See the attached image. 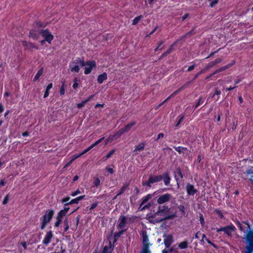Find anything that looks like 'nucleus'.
Instances as JSON below:
<instances>
[{
  "label": "nucleus",
  "mask_w": 253,
  "mask_h": 253,
  "mask_svg": "<svg viewBox=\"0 0 253 253\" xmlns=\"http://www.w3.org/2000/svg\"><path fill=\"white\" fill-rule=\"evenodd\" d=\"M244 239L246 240L247 245L246 248L245 253H253V231L251 229L248 230L245 232Z\"/></svg>",
  "instance_id": "1"
},
{
  "label": "nucleus",
  "mask_w": 253,
  "mask_h": 253,
  "mask_svg": "<svg viewBox=\"0 0 253 253\" xmlns=\"http://www.w3.org/2000/svg\"><path fill=\"white\" fill-rule=\"evenodd\" d=\"M84 65V60L80 58H77L70 63L69 68L72 72L78 73L80 71V66Z\"/></svg>",
  "instance_id": "2"
},
{
  "label": "nucleus",
  "mask_w": 253,
  "mask_h": 253,
  "mask_svg": "<svg viewBox=\"0 0 253 253\" xmlns=\"http://www.w3.org/2000/svg\"><path fill=\"white\" fill-rule=\"evenodd\" d=\"M54 214L52 210H48L44 214L41 218V228L43 229L46 225L50 222Z\"/></svg>",
  "instance_id": "3"
},
{
  "label": "nucleus",
  "mask_w": 253,
  "mask_h": 253,
  "mask_svg": "<svg viewBox=\"0 0 253 253\" xmlns=\"http://www.w3.org/2000/svg\"><path fill=\"white\" fill-rule=\"evenodd\" d=\"M236 229V227L232 224H231L229 225L222 227L216 230V232L219 233L220 232L223 231L226 234L228 237L232 236V233Z\"/></svg>",
  "instance_id": "4"
},
{
  "label": "nucleus",
  "mask_w": 253,
  "mask_h": 253,
  "mask_svg": "<svg viewBox=\"0 0 253 253\" xmlns=\"http://www.w3.org/2000/svg\"><path fill=\"white\" fill-rule=\"evenodd\" d=\"M119 221L120 223L118 225V228L119 229H121V231H119L118 233L115 234V238H118L121 236L123 232L125 231V228L126 225V217L125 216L121 217L119 219Z\"/></svg>",
  "instance_id": "5"
},
{
  "label": "nucleus",
  "mask_w": 253,
  "mask_h": 253,
  "mask_svg": "<svg viewBox=\"0 0 253 253\" xmlns=\"http://www.w3.org/2000/svg\"><path fill=\"white\" fill-rule=\"evenodd\" d=\"M84 73L86 75L89 74L92 71L93 68L96 67V62L94 61H84Z\"/></svg>",
  "instance_id": "6"
},
{
  "label": "nucleus",
  "mask_w": 253,
  "mask_h": 253,
  "mask_svg": "<svg viewBox=\"0 0 253 253\" xmlns=\"http://www.w3.org/2000/svg\"><path fill=\"white\" fill-rule=\"evenodd\" d=\"M42 37L49 43L51 42L53 39V36L49 30L46 29L41 32Z\"/></svg>",
  "instance_id": "7"
},
{
  "label": "nucleus",
  "mask_w": 253,
  "mask_h": 253,
  "mask_svg": "<svg viewBox=\"0 0 253 253\" xmlns=\"http://www.w3.org/2000/svg\"><path fill=\"white\" fill-rule=\"evenodd\" d=\"M169 209L167 206H163L159 207L158 211L156 214L164 216V218H168L167 215L168 214Z\"/></svg>",
  "instance_id": "8"
},
{
  "label": "nucleus",
  "mask_w": 253,
  "mask_h": 253,
  "mask_svg": "<svg viewBox=\"0 0 253 253\" xmlns=\"http://www.w3.org/2000/svg\"><path fill=\"white\" fill-rule=\"evenodd\" d=\"M162 179V177L161 175L157 176H150L148 181L144 183V184L151 186V184L155 182H159Z\"/></svg>",
  "instance_id": "9"
},
{
  "label": "nucleus",
  "mask_w": 253,
  "mask_h": 253,
  "mask_svg": "<svg viewBox=\"0 0 253 253\" xmlns=\"http://www.w3.org/2000/svg\"><path fill=\"white\" fill-rule=\"evenodd\" d=\"M171 198L170 194L166 193L160 196L157 199V202L160 204H162L169 201Z\"/></svg>",
  "instance_id": "10"
},
{
  "label": "nucleus",
  "mask_w": 253,
  "mask_h": 253,
  "mask_svg": "<svg viewBox=\"0 0 253 253\" xmlns=\"http://www.w3.org/2000/svg\"><path fill=\"white\" fill-rule=\"evenodd\" d=\"M53 235L52 233V232L51 231H49L47 232L43 240H42V244H43L45 245H48L51 242V240L52 238H53Z\"/></svg>",
  "instance_id": "11"
},
{
  "label": "nucleus",
  "mask_w": 253,
  "mask_h": 253,
  "mask_svg": "<svg viewBox=\"0 0 253 253\" xmlns=\"http://www.w3.org/2000/svg\"><path fill=\"white\" fill-rule=\"evenodd\" d=\"M164 242L167 248L169 247L173 242V237L171 235H165Z\"/></svg>",
  "instance_id": "12"
},
{
  "label": "nucleus",
  "mask_w": 253,
  "mask_h": 253,
  "mask_svg": "<svg viewBox=\"0 0 253 253\" xmlns=\"http://www.w3.org/2000/svg\"><path fill=\"white\" fill-rule=\"evenodd\" d=\"M186 190L189 195H194L197 192V190L194 188V186L190 184H187Z\"/></svg>",
  "instance_id": "13"
},
{
  "label": "nucleus",
  "mask_w": 253,
  "mask_h": 253,
  "mask_svg": "<svg viewBox=\"0 0 253 253\" xmlns=\"http://www.w3.org/2000/svg\"><path fill=\"white\" fill-rule=\"evenodd\" d=\"M107 75L106 73L99 75L97 77V82L99 84H102L104 81L107 80Z\"/></svg>",
  "instance_id": "14"
},
{
  "label": "nucleus",
  "mask_w": 253,
  "mask_h": 253,
  "mask_svg": "<svg viewBox=\"0 0 253 253\" xmlns=\"http://www.w3.org/2000/svg\"><path fill=\"white\" fill-rule=\"evenodd\" d=\"M135 125V122H131L128 124H127L124 128H122L123 131L125 132H126L128 131L133 126Z\"/></svg>",
  "instance_id": "15"
},
{
  "label": "nucleus",
  "mask_w": 253,
  "mask_h": 253,
  "mask_svg": "<svg viewBox=\"0 0 253 253\" xmlns=\"http://www.w3.org/2000/svg\"><path fill=\"white\" fill-rule=\"evenodd\" d=\"M142 241L143 244V247L148 246V237L146 233H143L142 235Z\"/></svg>",
  "instance_id": "16"
},
{
  "label": "nucleus",
  "mask_w": 253,
  "mask_h": 253,
  "mask_svg": "<svg viewBox=\"0 0 253 253\" xmlns=\"http://www.w3.org/2000/svg\"><path fill=\"white\" fill-rule=\"evenodd\" d=\"M144 148V144L143 143H140L135 146V148L133 152L135 153H137V151L142 150Z\"/></svg>",
  "instance_id": "17"
},
{
  "label": "nucleus",
  "mask_w": 253,
  "mask_h": 253,
  "mask_svg": "<svg viewBox=\"0 0 253 253\" xmlns=\"http://www.w3.org/2000/svg\"><path fill=\"white\" fill-rule=\"evenodd\" d=\"M42 73H43V70L42 69H40L36 74V75L33 79V81L36 82L37 80H38L40 78V77L42 75Z\"/></svg>",
  "instance_id": "18"
},
{
  "label": "nucleus",
  "mask_w": 253,
  "mask_h": 253,
  "mask_svg": "<svg viewBox=\"0 0 253 253\" xmlns=\"http://www.w3.org/2000/svg\"><path fill=\"white\" fill-rule=\"evenodd\" d=\"M178 247L181 249H185L188 247V243L186 241L182 242L178 245Z\"/></svg>",
  "instance_id": "19"
},
{
  "label": "nucleus",
  "mask_w": 253,
  "mask_h": 253,
  "mask_svg": "<svg viewBox=\"0 0 253 253\" xmlns=\"http://www.w3.org/2000/svg\"><path fill=\"white\" fill-rule=\"evenodd\" d=\"M143 18V16L142 15H139L136 17H135L132 22V25H135L137 24Z\"/></svg>",
  "instance_id": "20"
},
{
  "label": "nucleus",
  "mask_w": 253,
  "mask_h": 253,
  "mask_svg": "<svg viewBox=\"0 0 253 253\" xmlns=\"http://www.w3.org/2000/svg\"><path fill=\"white\" fill-rule=\"evenodd\" d=\"M202 240H201V242H204V238H205V240L210 244L212 246H213L214 247H215V245L213 244L212 243H211L210 240H209L206 237V235L205 234H202Z\"/></svg>",
  "instance_id": "21"
},
{
  "label": "nucleus",
  "mask_w": 253,
  "mask_h": 253,
  "mask_svg": "<svg viewBox=\"0 0 253 253\" xmlns=\"http://www.w3.org/2000/svg\"><path fill=\"white\" fill-rule=\"evenodd\" d=\"M115 150H112V151H110L105 157L103 158V161H105L111 157L112 155L115 153Z\"/></svg>",
  "instance_id": "22"
},
{
  "label": "nucleus",
  "mask_w": 253,
  "mask_h": 253,
  "mask_svg": "<svg viewBox=\"0 0 253 253\" xmlns=\"http://www.w3.org/2000/svg\"><path fill=\"white\" fill-rule=\"evenodd\" d=\"M231 66V65H228L224 66L223 67L220 68L219 69H217L216 71H215V72L214 73V74H215L217 73H219L220 72L224 71V70L227 69L228 68H229Z\"/></svg>",
  "instance_id": "23"
},
{
  "label": "nucleus",
  "mask_w": 253,
  "mask_h": 253,
  "mask_svg": "<svg viewBox=\"0 0 253 253\" xmlns=\"http://www.w3.org/2000/svg\"><path fill=\"white\" fill-rule=\"evenodd\" d=\"M124 133V132L123 131V130L122 129H121L119 131H118L113 136H114L115 139H117L118 138H119Z\"/></svg>",
  "instance_id": "24"
},
{
  "label": "nucleus",
  "mask_w": 253,
  "mask_h": 253,
  "mask_svg": "<svg viewBox=\"0 0 253 253\" xmlns=\"http://www.w3.org/2000/svg\"><path fill=\"white\" fill-rule=\"evenodd\" d=\"M114 140H115L114 136L113 135L111 136L105 140V144H107V143H111Z\"/></svg>",
  "instance_id": "25"
},
{
  "label": "nucleus",
  "mask_w": 253,
  "mask_h": 253,
  "mask_svg": "<svg viewBox=\"0 0 253 253\" xmlns=\"http://www.w3.org/2000/svg\"><path fill=\"white\" fill-rule=\"evenodd\" d=\"M151 198V196L150 195H148L146 197H145L143 198L142 201L141 202V205H144L147 201Z\"/></svg>",
  "instance_id": "26"
},
{
  "label": "nucleus",
  "mask_w": 253,
  "mask_h": 253,
  "mask_svg": "<svg viewBox=\"0 0 253 253\" xmlns=\"http://www.w3.org/2000/svg\"><path fill=\"white\" fill-rule=\"evenodd\" d=\"M170 178L168 175V174H166L164 178V181L165 182V184L167 185H168L169 183Z\"/></svg>",
  "instance_id": "27"
},
{
  "label": "nucleus",
  "mask_w": 253,
  "mask_h": 253,
  "mask_svg": "<svg viewBox=\"0 0 253 253\" xmlns=\"http://www.w3.org/2000/svg\"><path fill=\"white\" fill-rule=\"evenodd\" d=\"M127 186L128 185L127 184L124 185L121 189L120 192L117 194V196L123 194L125 192L126 189L127 188Z\"/></svg>",
  "instance_id": "28"
},
{
  "label": "nucleus",
  "mask_w": 253,
  "mask_h": 253,
  "mask_svg": "<svg viewBox=\"0 0 253 253\" xmlns=\"http://www.w3.org/2000/svg\"><path fill=\"white\" fill-rule=\"evenodd\" d=\"M141 253H151L150 250L148 249V246H146L143 247Z\"/></svg>",
  "instance_id": "29"
},
{
  "label": "nucleus",
  "mask_w": 253,
  "mask_h": 253,
  "mask_svg": "<svg viewBox=\"0 0 253 253\" xmlns=\"http://www.w3.org/2000/svg\"><path fill=\"white\" fill-rule=\"evenodd\" d=\"M56 220H57V221L55 223V225H54L55 227H58L60 225V224L61 223L62 218H61L57 216Z\"/></svg>",
  "instance_id": "30"
},
{
  "label": "nucleus",
  "mask_w": 253,
  "mask_h": 253,
  "mask_svg": "<svg viewBox=\"0 0 253 253\" xmlns=\"http://www.w3.org/2000/svg\"><path fill=\"white\" fill-rule=\"evenodd\" d=\"M63 224H64V227L65 228V231H67L69 228V224H68V221L67 219L64 220Z\"/></svg>",
  "instance_id": "31"
},
{
  "label": "nucleus",
  "mask_w": 253,
  "mask_h": 253,
  "mask_svg": "<svg viewBox=\"0 0 253 253\" xmlns=\"http://www.w3.org/2000/svg\"><path fill=\"white\" fill-rule=\"evenodd\" d=\"M66 213L63 210H61L58 213L57 217L62 218V217L65 215Z\"/></svg>",
  "instance_id": "32"
},
{
  "label": "nucleus",
  "mask_w": 253,
  "mask_h": 253,
  "mask_svg": "<svg viewBox=\"0 0 253 253\" xmlns=\"http://www.w3.org/2000/svg\"><path fill=\"white\" fill-rule=\"evenodd\" d=\"M30 36L35 40H37L38 39V35L35 34L33 31H31L30 33Z\"/></svg>",
  "instance_id": "33"
},
{
  "label": "nucleus",
  "mask_w": 253,
  "mask_h": 253,
  "mask_svg": "<svg viewBox=\"0 0 253 253\" xmlns=\"http://www.w3.org/2000/svg\"><path fill=\"white\" fill-rule=\"evenodd\" d=\"M79 203V201L77 199V198L74 199L72 200L69 203L66 204L67 205H70V204H78Z\"/></svg>",
  "instance_id": "34"
},
{
  "label": "nucleus",
  "mask_w": 253,
  "mask_h": 253,
  "mask_svg": "<svg viewBox=\"0 0 253 253\" xmlns=\"http://www.w3.org/2000/svg\"><path fill=\"white\" fill-rule=\"evenodd\" d=\"M79 86V83H78V80H77V79H75L74 80V83L73 85V87L74 88V89H76Z\"/></svg>",
  "instance_id": "35"
},
{
  "label": "nucleus",
  "mask_w": 253,
  "mask_h": 253,
  "mask_svg": "<svg viewBox=\"0 0 253 253\" xmlns=\"http://www.w3.org/2000/svg\"><path fill=\"white\" fill-rule=\"evenodd\" d=\"M236 224L241 231H244L245 229L244 228L241 223L239 221H237L236 222Z\"/></svg>",
  "instance_id": "36"
},
{
  "label": "nucleus",
  "mask_w": 253,
  "mask_h": 253,
  "mask_svg": "<svg viewBox=\"0 0 253 253\" xmlns=\"http://www.w3.org/2000/svg\"><path fill=\"white\" fill-rule=\"evenodd\" d=\"M95 187H98L100 184V180L99 178H97L93 182Z\"/></svg>",
  "instance_id": "37"
},
{
  "label": "nucleus",
  "mask_w": 253,
  "mask_h": 253,
  "mask_svg": "<svg viewBox=\"0 0 253 253\" xmlns=\"http://www.w3.org/2000/svg\"><path fill=\"white\" fill-rule=\"evenodd\" d=\"M204 102V100L202 98H200L197 104L195 105V108L198 107L200 105L202 104Z\"/></svg>",
  "instance_id": "38"
},
{
  "label": "nucleus",
  "mask_w": 253,
  "mask_h": 253,
  "mask_svg": "<svg viewBox=\"0 0 253 253\" xmlns=\"http://www.w3.org/2000/svg\"><path fill=\"white\" fill-rule=\"evenodd\" d=\"M86 103L85 102V101L84 100L83 101H82L81 103H78L77 104V107L79 108H82V107H84V106L85 105V104H86Z\"/></svg>",
  "instance_id": "39"
},
{
  "label": "nucleus",
  "mask_w": 253,
  "mask_h": 253,
  "mask_svg": "<svg viewBox=\"0 0 253 253\" xmlns=\"http://www.w3.org/2000/svg\"><path fill=\"white\" fill-rule=\"evenodd\" d=\"M81 192L79 189L77 190L76 191L72 193L71 194V195L73 197L76 196V195L81 194Z\"/></svg>",
  "instance_id": "40"
},
{
  "label": "nucleus",
  "mask_w": 253,
  "mask_h": 253,
  "mask_svg": "<svg viewBox=\"0 0 253 253\" xmlns=\"http://www.w3.org/2000/svg\"><path fill=\"white\" fill-rule=\"evenodd\" d=\"M109 248L107 246H105L103 248L102 253H110Z\"/></svg>",
  "instance_id": "41"
},
{
  "label": "nucleus",
  "mask_w": 253,
  "mask_h": 253,
  "mask_svg": "<svg viewBox=\"0 0 253 253\" xmlns=\"http://www.w3.org/2000/svg\"><path fill=\"white\" fill-rule=\"evenodd\" d=\"M184 116H182L179 119V120H178V121L177 122V123L175 125V126L177 127L179 126V125L180 124L181 122L183 121V120L184 119Z\"/></svg>",
  "instance_id": "42"
},
{
  "label": "nucleus",
  "mask_w": 253,
  "mask_h": 253,
  "mask_svg": "<svg viewBox=\"0 0 253 253\" xmlns=\"http://www.w3.org/2000/svg\"><path fill=\"white\" fill-rule=\"evenodd\" d=\"M60 93L61 95H63L65 93V86L64 84H63L61 87Z\"/></svg>",
  "instance_id": "43"
},
{
  "label": "nucleus",
  "mask_w": 253,
  "mask_h": 253,
  "mask_svg": "<svg viewBox=\"0 0 253 253\" xmlns=\"http://www.w3.org/2000/svg\"><path fill=\"white\" fill-rule=\"evenodd\" d=\"M179 208V211L182 213H185V207L183 205H180V206H179L178 207Z\"/></svg>",
  "instance_id": "44"
},
{
  "label": "nucleus",
  "mask_w": 253,
  "mask_h": 253,
  "mask_svg": "<svg viewBox=\"0 0 253 253\" xmlns=\"http://www.w3.org/2000/svg\"><path fill=\"white\" fill-rule=\"evenodd\" d=\"M218 2V0H213L210 3V6L211 7H213L215 4H216Z\"/></svg>",
  "instance_id": "45"
},
{
  "label": "nucleus",
  "mask_w": 253,
  "mask_h": 253,
  "mask_svg": "<svg viewBox=\"0 0 253 253\" xmlns=\"http://www.w3.org/2000/svg\"><path fill=\"white\" fill-rule=\"evenodd\" d=\"M8 200H9L8 195H7L4 198V200L2 202L3 204L5 205V204H7L8 201Z\"/></svg>",
  "instance_id": "46"
},
{
  "label": "nucleus",
  "mask_w": 253,
  "mask_h": 253,
  "mask_svg": "<svg viewBox=\"0 0 253 253\" xmlns=\"http://www.w3.org/2000/svg\"><path fill=\"white\" fill-rule=\"evenodd\" d=\"M106 170H107L108 172H109V173H111V174H112V173H113L114 172V170H113V169L112 168H110V167H107V168H106Z\"/></svg>",
  "instance_id": "47"
},
{
  "label": "nucleus",
  "mask_w": 253,
  "mask_h": 253,
  "mask_svg": "<svg viewBox=\"0 0 253 253\" xmlns=\"http://www.w3.org/2000/svg\"><path fill=\"white\" fill-rule=\"evenodd\" d=\"M81 156H82V154H78V155L76 154L73 156L72 159H71V161H73L74 160H75L76 159L79 158V157H80Z\"/></svg>",
  "instance_id": "48"
},
{
  "label": "nucleus",
  "mask_w": 253,
  "mask_h": 253,
  "mask_svg": "<svg viewBox=\"0 0 253 253\" xmlns=\"http://www.w3.org/2000/svg\"><path fill=\"white\" fill-rule=\"evenodd\" d=\"M171 52V48L169 49L166 52L162 54V56H165Z\"/></svg>",
  "instance_id": "49"
},
{
  "label": "nucleus",
  "mask_w": 253,
  "mask_h": 253,
  "mask_svg": "<svg viewBox=\"0 0 253 253\" xmlns=\"http://www.w3.org/2000/svg\"><path fill=\"white\" fill-rule=\"evenodd\" d=\"M175 149L176 151L178 152L179 153H181L182 152V150H183V148L180 147H177L175 148Z\"/></svg>",
  "instance_id": "50"
},
{
  "label": "nucleus",
  "mask_w": 253,
  "mask_h": 253,
  "mask_svg": "<svg viewBox=\"0 0 253 253\" xmlns=\"http://www.w3.org/2000/svg\"><path fill=\"white\" fill-rule=\"evenodd\" d=\"M214 65H215L214 63V62L213 61L210 62L209 64L208 65V66L207 67L208 68H211L212 67V66H213Z\"/></svg>",
  "instance_id": "51"
},
{
  "label": "nucleus",
  "mask_w": 253,
  "mask_h": 253,
  "mask_svg": "<svg viewBox=\"0 0 253 253\" xmlns=\"http://www.w3.org/2000/svg\"><path fill=\"white\" fill-rule=\"evenodd\" d=\"M200 222H201V224L202 225H204V223H205V221H204V219L202 215H201L200 216Z\"/></svg>",
  "instance_id": "52"
},
{
  "label": "nucleus",
  "mask_w": 253,
  "mask_h": 253,
  "mask_svg": "<svg viewBox=\"0 0 253 253\" xmlns=\"http://www.w3.org/2000/svg\"><path fill=\"white\" fill-rule=\"evenodd\" d=\"M97 205V203H96L92 204L90 208V210H92L94 209V208H95L96 207Z\"/></svg>",
  "instance_id": "53"
},
{
  "label": "nucleus",
  "mask_w": 253,
  "mask_h": 253,
  "mask_svg": "<svg viewBox=\"0 0 253 253\" xmlns=\"http://www.w3.org/2000/svg\"><path fill=\"white\" fill-rule=\"evenodd\" d=\"M94 95H90L89 97H88L86 100H85L84 101H85L86 103H87V102L89 101L92 98H93V97H94Z\"/></svg>",
  "instance_id": "54"
},
{
  "label": "nucleus",
  "mask_w": 253,
  "mask_h": 253,
  "mask_svg": "<svg viewBox=\"0 0 253 253\" xmlns=\"http://www.w3.org/2000/svg\"><path fill=\"white\" fill-rule=\"evenodd\" d=\"M244 223L247 225L248 230L251 229V226L248 221H245L244 222Z\"/></svg>",
  "instance_id": "55"
},
{
  "label": "nucleus",
  "mask_w": 253,
  "mask_h": 253,
  "mask_svg": "<svg viewBox=\"0 0 253 253\" xmlns=\"http://www.w3.org/2000/svg\"><path fill=\"white\" fill-rule=\"evenodd\" d=\"M49 95V90H45L43 97L45 98Z\"/></svg>",
  "instance_id": "56"
},
{
  "label": "nucleus",
  "mask_w": 253,
  "mask_h": 253,
  "mask_svg": "<svg viewBox=\"0 0 253 253\" xmlns=\"http://www.w3.org/2000/svg\"><path fill=\"white\" fill-rule=\"evenodd\" d=\"M194 68H195L194 65L189 66L188 68V71L190 72V71H192L194 69Z\"/></svg>",
  "instance_id": "57"
},
{
  "label": "nucleus",
  "mask_w": 253,
  "mask_h": 253,
  "mask_svg": "<svg viewBox=\"0 0 253 253\" xmlns=\"http://www.w3.org/2000/svg\"><path fill=\"white\" fill-rule=\"evenodd\" d=\"M221 59H220V58H217V59H216L215 60H214V61H213L214 62V64H216L218 63H219L220 62H221Z\"/></svg>",
  "instance_id": "58"
},
{
  "label": "nucleus",
  "mask_w": 253,
  "mask_h": 253,
  "mask_svg": "<svg viewBox=\"0 0 253 253\" xmlns=\"http://www.w3.org/2000/svg\"><path fill=\"white\" fill-rule=\"evenodd\" d=\"M104 139V137H102V138L98 139V140H97L96 142H95L96 145L97 144H98L99 143H100Z\"/></svg>",
  "instance_id": "59"
},
{
  "label": "nucleus",
  "mask_w": 253,
  "mask_h": 253,
  "mask_svg": "<svg viewBox=\"0 0 253 253\" xmlns=\"http://www.w3.org/2000/svg\"><path fill=\"white\" fill-rule=\"evenodd\" d=\"M90 150V149L88 147L86 149H85L81 154H82V156L85 153H87L88 151Z\"/></svg>",
  "instance_id": "60"
},
{
  "label": "nucleus",
  "mask_w": 253,
  "mask_h": 253,
  "mask_svg": "<svg viewBox=\"0 0 253 253\" xmlns=\"http://www.w3.org/2000/svg\"><path fill=\"white\" fill-rule=\"evenodd\" d=\"M52 87V84H49L46 87V90H50Z\"/></svg>",
  "instance_id": "61"
},
{
  "label": "nucleus",
  "mask_w": 253,
  "mask_h": 253,
  "mask_svg": "<svg viewBox=\"0 0 253 253\" xmlns=\"http://www.w3.org/2000/svg\"><path fill=\"white\" fill-rule=\"evenodd\" d=\"M70 197H66L64 199H63L62 200V202L63 203H65V202H67V201H68L69 200H70Z\"/></svg>",
  "instance_id": "62"
},
{
  "label": "nucleus",
  "mask_w": 253,
  "mask_h": 253,
  "mask_svg": "<svg viewBox=\"0 0 253 253\" xmlns=\"http://www.w3.org/2000/svg\"><path fill=\"white\" fill-rule=\"evenodd\" d=\"M21 245L23 247V248L26 249L27 248V244L26 242H22L21 243Z\"/></svg>",
  "instance_id": "63"
},
{
  "label": "nucleus",
  "mask_w": 253,
  "mask_h": 253,
  "mask_svg": "<svg viewBox=\"0 0 253 253\" xmlns=\"http://www.w3.org/2000/svg\"><path fill=\"white\" fill-rule=\"evenodd\" d=\"M164 134L161 133H159L158 135V138H157V139H159L160 138H162L164 137Z\"/></svg>",
  "instance_id": "64"
}]
</instances>
